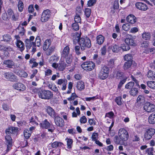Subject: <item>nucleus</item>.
<instances>
[{
    "label": "nucleus",
    "instance_id": "nucleus-1",
    "mask_svg": "<svg viewBox=\"0 0 155 155\" xmlns=\"http://www.w3.org/2000/svg\"><path fill=\"white\" fill-rule=\"evenodd\" d=\"M78 44L80 45V48L82 51L86 50L87 48H89L91 46L90 39L88 38H81L79 41Z\"/></svg>",
    "mask_w": 155,
    "mask_h": 155
},
{
    "label": "nucleus",
    "instance_id": "nucleus-2",
    "mask_svg": "<svg viewBox=\"0 0 155 155\" xmlns=\"http://www.w3.org/2000/svg\"><path fill=\"white\" fill-rule=\"evenodd\" d=\"M109 72V68L106 66H103L101 67L98 74L97 77L101 79L104 80L108 77Z\"/></svg>",
    "mask_w": 155,
    "mask_h": 155
},
{
    "label": "nucleus",
    "instance_id": "nucleus-3",
    "mask_svg": "<svg viewBox=\"0 0 155 155\" xmlns=\"http://www.w3.org/2000/svg\"><path fill=\"white\" fill-rule=\"evenodd\" d=\"M38 95L39 98L45 100H49L53 97L52 93L49 90H42L38 92Z\"/></svg>",
    "mask_w": 155,
    "mask_h": 155
},
{
    "label": "nucleus",
    "instance_id": "nucleus-4",
    "mask_svg": "<svg viewBox=\"0 0 155 155\" xmlns=\"http://www.w3.org/2000/svg\"><path fill=\"white\" fill-rule=\"evenodd\" d=\"M35 39L34 36H31L29 38H27L25 41V43L26 48L27 50L29 49L31 47H32V51H36V48H35V44L34 41Z\"/></svg>",
    "mask_w": 155,
    "mask_h": 155
},
{
    "label": "nucleus",
    "instance_id": "nucleus-5",
    "mask_svg": "<svg viewBox=\"0 0 155 155\" xmlns=\"http://www.w3.org/2000/svg\"><path fill=\"white\" fill-rule=\"evenodd\" d=\"M51 66L55 69H58L60 71H63L67 66V65L64 62V59L61 58L58 63H53Z\"/></svg>",
    "mask_w": 155,
    "mask_h": 155
},
{
    "label": "nucleus",
    "instance_id": "nucleus-6",
    "mask_svg": "<svg viewBox=\"0 0 155 155\" xmlns=\"http://www.w3.org/2000/svg\"><path fill=\"white\" fill-rule=\"evenodd\" d=\"M81 66L84 70L87 71H91L94 68L95 64L91 61H86L83 63Z\"/></svg>",
    "mask_w": 155,
    "mask_h": 155
},
{
    "label": "nucleus",
    "instance_id": "nucleus-7",
    "mask_svg": "<svg viewBox=\"0 0 155 155\" xmlns=\"http://www.w3.org/2000/svg\"><path fill=\"white\" fill-rule=\"evenodd\" d=\"M155 133V130L152 128H148L145 130L144 135V138L146 140H149Z\"/></svg>",
    "mask_w": 155,
    "mask_h": 155
},
{
    "label": "nucleus",
    "instance_id": "nucleus-8",
    "mask_svg": "<svg viewBox=\"0 0 155 155\" xmlns=\"http://www.w3.org/2000/svg\"><path fill=\"white\" fill-rule=\"evenodd\" d=\"M155 133V130L152 128H148L145 130L144 135V138L146 140H149Z\"/></svg>",
    "mask_w": 155,
    "mask_h": 155
},
{
    "label": "nucleus",
    "instance_id": "nucleus-9",
    "mask_svg": "<svg viewBox=\"0 0 155 155\" xmlns=\"http://www.w3.org/2000/svg\"><path fill=\"white\" fill-rule=\"evenodd\" d=\"M118 135L119 137H120L124 142L127 140L129 138L128 132L123 128H121L119 130Z\"/></svg>",
    "mask_w": 155,
    "mask_h": 155
},
{
    "label": "nucleus",
    "instance_id": "nucleus-10",
    "mask_svg": "<svg viewBox=\"0 0 155 155\" xmlns=\"http://www.w3.org/2000/svg\"><path fill=\"white\" fill-rule=\"evenodd\" d=\"M2 18L4 20H7L11 18L13 20L16 21L17 18L15 16L13 11L11 9H9L7 11V14H4Z\"/></svg>",
    "mask_w": 155,
    "mask_h": 155
},
{
    "label": "nucleus",
    "instance_id": "nucleus-11",
    "mask_svg": "<svg viewBox=\"0 0 155 155\" xmlns=\"http://www.w3.org/2000/svg\"><path fill=\"white\" fill-rule=\"evenodd\" d=\"M51 12L49 9L44 10L42 12L41 20L42 22H46L48 21L51 16Z\"/></svg>",
    "mask_w": 155,
    "mask_h": 155
},
{
    "label": "nucleus",
    "instance_id": "nucleus-12",
    "mask_svg": "<svg viewBox=\"0 0 155 155\" xmlns=\"http://www.w3.org/2000/svg\"><path fill=\"white\" fill-rule=\"evenodd\" d=\"M0 49L3 51L4 57L1 56V58H7L9 56V52L12 51V49L9 46L5 47L2 45H0Z\"/></svg>",
    "mask_w": 155,
    "mask_h": 155
},
{
    "label": "nucleus",
    "instance_id": "nucleus-13",
    "mask_svg": "<svg viewBox=\"0 0 155 155\" xmlns=\"http://www.w3.org/2000/svg\"><path fill=\"white\" fill-rule=\"evenodd\" d=\"M144 110L148 112H151L155 111V105L147 102L145 103L144 106Z\"/></svg>",
    "mask_w": 155,
    "mask_h": 155
},
{
    "label": "nucleus",
    "instance_id": "nucleus-14",
    "mask_svg": "<svg viewBox=\"0 0 155 155\" xmlns=\"http://www.w3.org/2000/svg\"><path fill=\"white\" fill-rule=\"evenodd\" d=\"M12 87L15 90L19 91H23L26 89L25 85L21 83H16L14 84Z\"/></svg>",
    "mask_w": 155,
    "mask_h": 155
},
{
    "label": "nucleus",
    "instance_id": "nucleus-15",
    "mask_svg": "<svg viewBox=\"0 0 155 155\" xmlns=\"http://www.w3.org/2000/svg\"><path fill=\"white\" fill-rule=\"evenodd\" d=\"M81 32L80 33L76 32L75 33H72L71 35L73 37L74 44L76 45L77 42L79 43V41L81 38Z\"/></svg>",
    "mask_w": 155,
    "mask_h": 155
},
{
    "label": "nucleus",
    "instance_id": "nucleus-16",
    "mask_svg": "<svg viewBox=\"0 0 155 155\" xmlns=\"http://www.w3.org/2000/svg\"><path fill=\"white\" fill-rule=\"evenodd\" d=\"M125 41L128 45L133 46L136 45V43L133 38L132 36L129 35H127V38L125 39Z\"/></svg>",
    "mask_w": 155,
    "mask_h": 155
},
{
    "label": "nucleus",
    "instance_id": "nucleus-17",
    "mask_svg": "<svg viewBox=\"0 0 155 155\" xmlns=\"http://www.w3.org/2000/svg\"><path fill=\"white\" fill-rule=\"evenodd\" d=\"M3 75L5 79L10 80L11 81H12L13 79L17 80L16 76L11 72H5L3 74Z\"/></svg>",
    "mask_w": 155,
    "mask_h": 155
},
{
    "label": "nucleus",
    "instance_id": "nucleus-18",
    "mask_svg": "<svg viewBox=\"0 0 155 155\" xmlns=\"http://www.w3.org/2000/svg\"><path fill=\"white\" fill-rule=\"evenodd\" d=\"M136 8L140 10L146 11L148 9L147 5L145 3L141 2H138L135 5Z\"/></svg>",
    "mask_w": 155,
    "mask_h": 155
},
{
    "label": "nucleus",
    "instance_id": "nucleus-19",
    "mask_svg": "<svg viewBox=\"0 0 155 155\" xmlns=\"http://www.w3.org/2000/svg\"><path fill=\"white\" fill-rule=\"evenodd\" d=\"M18 131L17 127H10L5 130V133L7 134L10 135L11 134H15Z\"/></svg>",
    "mask_w": 155,
    "mask_h": 155
},
{
    "label": "nucleus",
    "instance_id": "nucleus-20",
    "mask_svg": "<svg viewBox=\"0 0 155 155\" xmlns=\"http://www.w3.org/2000/svg\"><path fill=\"white\" fill-rule=\"evenodd\" d=\"M54 118V121L56 124L60 127H62L64 125V121L63 120L59 117L56 116Z\"/></svg>",
    "mask_w": 155,
    "mask_h": 155
},
{
    "label": "nucleus",
    "instance_id": "nucleus-21",
    "mask_svg": "<svg viewBox=\"0 0 155 155\" xmlns=\"http://www.w3.org/2000/svg\"><path fill=\"white\" fill-rule=\"evenodd\" d=\"M127 22L131 24H134L137 21L136 17L133 15H130L126 18Z\"/></svg>",
    "mask_w": 155,
    "mask_h": 155
},
{
    "label": "nucleus",
    "instance_id": "nucleus-22",
    "mask_svg": "<svg viewBox=\"0 0 155 155\" xmlns=\"http://www.w3.org/2000/svg\"><path fill=\"white\" fill-rule=\"evenodd\" d=\"M47 113L52 118L55 117L56 115L54 110L50 106H48L46 108Z\"/></svg>",
    "mask_w": 155,
    "mask_h": 155
},
{
    "label": "nucleus",
    "instance_id": "nucleus-23",
    "mask_svg": "<svg viewBox=\"0 0 155 155\" xmlns=\"http://www.w3.org/2000/svg\"><path fill=\"white\" fill-rule=\"evenodd\" d=\"M3 64L5 65L6 67L9 68H12L15 66L14 62L11 60H7L3 61Z\"/></svg>",
    "mask_w": 155,
    "mask_h": 155
},
{
    "label": "nucleus",
    "instance_id": "nucleus-24",
    "mask_svg": "<svg viewBox=\"0 0 155 155\" xmlns=\"http://www.w3.org/2000/svg\"><path fill=\"white\" fill-rule=\"evenodd\" d=\"M108 48L111 49L113 52L116 53H118L121 50L120 47L116 44H113L111 46H109Z\"/></svg>",
    "mask_w": 155,
    "mask_h": 155
},
{
    "label": "nucleus",
    "instance_id": "nucleus-25",
    "mask_svg": "<svg viewBox=\"0 0 155 155\" xmlns=\"http://www.w3.org/2000/svg\"><path fill=\"white\" fill-rule=\"evenodd\" d=\"M70 52V48L68 46H66L64 48L63 51L62 52L61 54V58H64L65 57H67V56L69 55Z\"/></svg>",
    "mask_w": 155,
    "mask_h": 155
},
{
    "label": "nucleus",
    "instance_id": "nucleus-26",
    "mask_svg": "<svg viewBox=\"0 0 155 155\" xmlns=\"http://www.w3.org/2000/svg\"><path fill=\"white\" fill-rule=\"evenodd\" d=\"M114 142L117 144L122 145L124 143V141L121 138L119 137V136L116 135L114 138Z\"/></svg>",
    "mask_w": 155,
    "mask_h": 155
},
{
    "label": "nucleus",
    "instance_id": "nucleus-27",
    "mask_svg": "<svg viewBox=\"0 0 155 155\" xmlns=\"http://www.w3.org/2000/svg\"><path fill=\"white\" fill-rule=\"evenodd\" d=\"M76 87L78 89L79 91H82L85 88V85L84 82L82 81H79L77 83Z\"/></svg>",
    "mask_w": 155,
    "mask_h": 155
},
{
    "label": "nucleus",
    "instance_id": "nucleus-28",
    "mask_svg": "<svg viewBox=\"0 0 155 155\" xmlns=\"http://www.w3.org/2000/svg\"><path fill=\"white\" fill-rule=\"evenodd\" d=\"M51 44V41L50 39L46 40L44 43L43 49L46 51L49 48Z\"/></svg>",
    "mask_w": 155,
    "mask_h": 155
},
{
    "label": "nucleus",
    "instance_id": "nucleus-29",
    "mask_svg": "<svg viewBox=\"0 0 155 155\" xmlns=\"http://www.w3.org/2000/svg\"><path fill=\"white\" fill-rule=\"evenodd\" d=\"M50 123L48 121L47 119H45L41 123V126L42 128L46 129L50 127Z\"/></svg>",
    "mask_w": 155,
    "mask_h": 155
},
{
    "label": "nucleus",
    "instance_id": "nucleus-30",
    "mask_svg": "<svg viewBox=\"0 0 155 155\" xmlns=\"http://www.w3.org/2000/svg\"><path fill=\"white\" fill-rule=\"evenodd\" d=\"M59 59V57L57 55H53L51 56L49 59V62L51 63H56L58 61Z\"/></svg>",
    "mask_w": 155,
    "mask_h": 155
},
{
    "label": "nucleus",
    "instance_id": "nucleus-31",
    "mask_svg": "<svg viewBox=\"0 0 155 155\" xmlns=\"http://www.w3.org/2000/svg\"><path fill=\"white\" fill-rule=\"evenodd\" d=\"M148 121L151 124L155 123V113H152L148 117Z\"/></svg>",
    "mask_w": 155,
    "mask_h": 155
},
{
    "label": "nucleus",
    "instance_id": "nucleus-32",
    "mask_svg": "<svg viewBox=\"0 0 155 155\" xmlns=\"http://www.w3.org/2000/svg\"><path fill=\"white\" fill-rule=\"evenodd\" d=\"M51 147L54 148H55L58 147L62 146L63 145V143L60 142L55 141L52 143H51Z\"/></svg>",
    "mask_w": 155,
    "mask_h": 155
},
{
    "label": "nucleus",
    "instance_id": "nucleus-33",
    "mask_svg": "<svg viewBox=\"0 0 155 155\" xmlns=\"http://www.w3.org/2000/svg\"><path fill=\"white\" fill-rule=\"evenodd\" d=\"M104 37L101 35H98L97 37V41L99 45H101L104 42Z\"/></svg>",
    "mask_w": 155,
    "mask_h": 155
},
{
    "label": "nucleus",
    "instance_id": "nucleus-34",
    "mask_svg": "<svg viewBox=\"0 0 155 155\" xmlns=\"http://www.w3.org/2000/svg\"><path fill=\"white\" fill-rule=\"evenodd\" d=\"M147 76L150 80H153L155 78V72L151 70L149 71L148 72Z\"/></svg>",
    "mask_w": 155,
    "mask_h": 155
},
{
    "label": "nucleus",
    "instance_id": "nucleus-35",
    "mask_svg": "<svg viewBox=\"0 0 155 155\" xmlns=\"http://www.w3.org/2000/svg\"><path fill=\"white\" fill-rule=\"evenodd\" d=\"M16 31L18 33V34L21 36H23L25 33V30L23 27H18L16 29Z\"/></svg>",
    "mask_w": 155,
    "mask_h": 155
},
{
    "label": "nucleus",
    "instance_id": "nucleus-36",
    "mask_svg": "<svg viewBox=\"0 0 155 155\" xmlns=\"http://www.w3.org/2000/svg\"><path fill=\"white\" fill-rule=\"evenodd\" d=\"M17 47L20 48V51H22L24 49V45L23 43L21 41H18L16 42Z\"/></svg>",
    "mask_w": 155,
    "mask_h": 155
},
{
    "label": "nucleus",
    "instance_id": "nucleus-37",
    "mask_svg": "<svg viewBox=\"0 0 155 155\" xmlns=\"http://www.w3.org/2000/svg\"><path fill=\"white\" fill-rule=\"evenodd\" d=\"M150 37L151 35L149 32H145L142 34V38L145 40H149Z\"/></svg>",
    "mask_w": 155,
    "mask_h": 155
},
{
    "label": "nucleus",
    "instance_id": "nucleus-38",
    "mask_svg": "<svg viewBox=\"0 0 155 155\" xmlns=\"http://www.w3.org/2000/svg\"><path fill=\"white\" fill-rule=\"evenodd\" d=\"M55 47L54 46H51L48 48L46 50V53L47 55H50L54 51Z\"/></svg>",
    "mask_w": 155,
    "mask_h": 155
},
{
    "label": "nucleus",
    "instance_id": "nucleus-39",
    "mask_svg": "<svg viewBox=\"0 0 155 155\" xmlns=\"http://www.w3.org/2000/svg\"><path fill=\"white\" fill-rule=\"evenodd\" d=\"M6 144L12 145V139L10 135L7 134L5 137Z\"/></svg>",
    "mask_w": 155,
    "mask_h": 155
},
{
    "label": "nucleus",
    "instance_id": "nucleus-40",
    "mask_svg": "<svg viewBox=\"0 0 155 155\" xmlns=\"http://www.w3.org/2000/svg\"><path fill=\"white\" fill-rule=\"evenodd\" d=\"M132 64L131 61H127L126 62L123 66V68L124 70H126L129 68Z\"/></svg>",
    "mask_w": 155,
    "mask_h": 155
},
{
    "label": "nucleus",
    "instance_id": "nucleus-41",
    "mask_svg": "<svg viewBox=\"0 0 155 155\" xmlns=\"http://www.w3.org/2000/svg\"><path fill=\"white\" fill-rule=\"evenodd\" d=\"M20 77L26 78L28 76V74L24 71L19 70L17 74Z\"/></svg>",
    "mask_w": 155,
    "mask_h": 155
},
{
    "label": "nucleus",
    "instance_id": "nucleus-42",
    "mask_svg": "<svg viewBox=\"0 0 155 155\" xmlns=\"http://www.w3.org/2000/svg\"><path fill=\"white\" fill-rule=\"evenodd\" d=\"M35 48L37 46L38 47H39L41 45V40L39 36H37L35 38Z\"/></svg>",
    "mask_w": 155,
    "mask_h": 155
},
{
    "label": "nucleus",
    "instance_id": "nucleus-43",
    "mask_svg": "<svg viewBox=\"0 0 155 155\" xmlns=\"http://www.w3.org/2000/svg\"><path fill=\"white\" fill-rule=\"evenodd\" d=\"M64 58L66 59V61L67 63L68 64H70L72 61L73 57L71 54H70L69 55L67 56V57H65Z\"/></svg>",
    "mask_w": 155,
    "mask_h": 155
},
{
    "label": "nucleus",
    "instance_id": "nucleus-44",
    "mask_svg": "<svg viewBox=\"0 0 155 155\" xmlns=\"http://www.w3.org/2000/svg\"><path fill=\"white\" fill-rule=\"evenodd\" d=\"M123 73L120 71H117L116 72V76L115 77L117 79H119L122 77Z\"/></svg>",
    "mask_w": 155,
    "mask_h": 155
},
{
    "label": "nucleus",
    "instance_id": "nucleus-45",
    "mask_svg": "<svg viewBox=\"0 0 155 155\" xmlns=\"http://www.w3.org/2000/svg\"><path fill=\"white\" fill-rule=\"evenodd\" d=\"M138 92V89L134 87L132 88L130 91V94L133 96H134L137 94Z\"/></svg>",
    "mask_w": 155,
    "mask_h": 155
},
{
    "label": "nucleus",
    "instance_id": "nucleus-46",
    "mask_svg": "<svg viewBox=\"0 0 155 155\" xmlns=\"http://www.w3.org/2000/svg\"><path fill=\"white\" fill-rule=\"evenodd\" d=\"M147 86L150 88L155 89V81H148L147 82Z\"/></svg>",
    "mask_w": 155,
    "mask_h": 155
},
{
    "label": "nucleus",
    "instance_id": "nucleus-47",
    "mask_svg": "<svg viewBox=\"0 0 155 155\" xmlns=\"http://www.w3.org/2000/svg\"><path fill=\"white\" fill-rule=\"evenodd\" d=\"M3 38L4 41L6 42L9 41L11 39V37L10 35L8 34L4 35H3Z\"/></svg>",
    "mask_w": 155,
    "mask_h": 155
},
{
    "label": "nucleus",
    "instance_id": "nucleus-48",
    "mask_svg": "<svg viewBox=\"0 0 155 155\" xmlns=\"http://www.w3.org/2000/svg\"><path fill=\"white\" fill-rule=\"evenodd\" d=\"M74 21L75 22H77L78 23H81V18L80 17L79 14L76 15L74 18Z\"/></svg>",
    "mask_w": 155,
    "mask_h": 155
},
{
    "label": "nucleus",
    "instance_id": "nucleus-49",
    "mask_svg": "<svg viewBox=\"0 0 155 155\" xmlns=\"http://www.w3.org/2000/svg\"><path fill=\"white\" fill-rule=\"evenodd\" d=\"M121 49H122L123 51H127L130 49V47L127 44H123L121 45L120 47Z\"/></svg>",
    "mask_w": 155,
    "mask_h": 155
},
{
    "label": "nucleus",
    "instance_id": "nucleus-50",
    "mask_svg": "<svg viewBox=\"0 0 155 155\" xmlns=\"http://www.w3.org/2000/svg\"><path fill=\"white\" fill-rule=\"evenodd\" d=\"M78 23L77 22H74L72 24V28L74 30L77 31L79 30V25Z\"/></svg>",
    "mask_w": 155,
    "mask_h": 155
},
{
    "label": "nucleus",
    "instance_id": "nucleus-51",
    "mask_svg": "<svg viewBox=\"0 0 155 155\" xmlns=\"http://www.w3.org/2000/svg\"><path fill=\"white\" fill-rule=\"evenodd\" d=\"M80 46L78 45H75L74 48V50L76 54L80 55L81 53L80 51Z\"/></svg>",
    "mask_w": 155,
    "mask_h": 155
},
{
    "label": "nucleus",
    "instance_id": "nucleus-52",
    "mask_svg": "<svg viewBox=\"0 0 155 155\" xmlns=\"http://www.w3.org/2000/svg\"><path fill=\"white\" fill-rule=\"evenodd\" d=\"M18 6L19 11L21 12L23 11L24 7L23 4L21 1H19L18 2Z\"/></svg>",
    "mask_w": 155,
    "mask_h": 155
},
{
    "label": "nucleus",
    "instance_id": "nucleus-53",
    "mask_svg": "<svg viewBox=\"0 0 155 155\" xmlns=\"http://www.w3.org/2000/svg\"><path fill=\"white\" fill-rule=\"evenodd\" d=\"M66 140H67V145L68 148L70 149L73 143V140L71 139L67 138Z\"/></svg>",
    "mask_w": 155,
    "mask_h": 155
},
{
    "label": "nucleus",
    "instance_id": "nucleus-54",
    "mask_svg": "<svg viewBox=\"0 0 155 155\" xmlns=\"http://www.w3.org/2000/svg\"><path fill=\"white\" fill-rule=\"evenodd\" d=\"M133 141L134 142H138L140 140V138L135 133H134V135L132 137Z\"/></svg>",
    "mask_w": 155,
    "mask_h": 155
},
{
    "label": "nucleus",
    "instance_id": "nucleus-55",
    "mask_svg": "<svg viewBox=\"0 0 155 155\" xmlns=\"http://www.w3.org/2000/svg\"><path fill=\"white\" fill-rule=\"evenodd\" d=\"M78 97L75 93H74L72 94L71 96L67 98L68 100L72 101L74 100L76 97Z\"/></svg>",
    "mask_w": 155,
    "mask_h": 155
},
{
    "label": "nucleus",
    "instance_id": "nucleus-56",
    "mask_svg": "<svg viewBox=\"0 0 155 155\" xmlns=\"http://www.w3.org/2000/svg\"><path fill=\"white\" fill-rule=\"evenodd\" d=\"M134 82H130L126 85L125 88L127 89H131L134 86Z\"/></svg>",
    "mask_w": 155,
    "mask_h": 155
},
{
    "label": "nucleus",
    "instance_id": "nucleus-57",
    "mask_svg": "<svg viewBox=\"0 0 155 155\" xmlns=\"http://www.w3.org/2000/svg\"><path fill=\"white\" fill-rule=\"evenodd\" d=\"M124 60L127 61H131L132 59V56L131 54L125 55L124 57Z\"/></svg>",
    "mask_w": 155,
    "mask_h": 155
},
{
    "label": "nucleus",
    "instance_id": "nucleus-58",
    "mask_svg": "<svg viewBox=\"0 0 155 155\" xmlns=\"http://www.w3.org/2000/svg\"><path fill=\"white\" fill-rule=\"evenodd\" d=\"M122 27L123 29L126 31H128L130 28V26L128 23L123 24Z\"/></svg>",
    "mask_w": 155,
    "mask_h": 155
},
{
    "label": "nucleus",
    "instance_id": "nucleus-59",
    "mask_svg": "<svg viewBox=\"0 0 155 155\" xmlns=\"http://www.w3.org/2000/svg\"><path fill=\"white\" fill-rule=\"evenodd\" d=\"M91 9L87 8L85 10V13L87 17L88 18L91 15Z\"/></svg>",
    "mask_w": 155,
    "mask_h": 155
},
{
    "label": "nucleus",
    "instance_id": "nucleus-60",
    "mask_svg": "<svg viewBox=\"0 0 155 155\" xmlns=\"http://www.w3.org/2000/svg\"><path fill=\"white\" fill-rule=\"evenodd\" d=\"M101 53L102 55H104L107 52V48L105 45L103 46L101 49Z\"/></svg>",
    "mask_w": 155,
    "mask_h": 155
},
{
    "label": "nucleus",
    "instance_id": "nucleus-61",
    "mask_svg": "<svg viewBox=\"0 0 155 155\" xmlns=\"http://www.w3.org/2000/svg\"><path fill=\"white\" fill-rule=\"evenodd\" d=\"M66 82H67V81L65 79H60L58 80L57 83L59 85H61Z\"/></svg>",
    "mask_w": 155,
    "mask_h": 155
},
{
    "label": "nucleus",
    "instance_id": "nucleus-62",
    "mask_svg": "<svg viewBox=\"0 0 155 155\" xmlns=\"http://www.w3.org/2000/svg\"><path fill=\"white\" fill-rule=\"evenodd\" d=\"M153 148L150 147L147 149L146 152L148 155H153Z\"/></svg>",
    "mask_w": 155,
    "mask_h": 155
},
{
    "label": "nucleus",
    "instance_id": "nucleus-63",
    "mask_svg": "<svg viewBox=\"0 0 155 155\" xmlns=\"http://www.w3.org/2000/svg\"><path fill=\"white\" fill-rule=\"evenodd\" d=\"M32 132L27 131L25 130L24 131V136L25 138L26 139H28L31 136Z\"/></svg>",
    "mask_w": 155,
    "mask_h": 155
},
{
    "label": "nucleus",
    "instance_id": "nucleus-64",
    "mask_svg": "<svg viewBox=\"0 0 155 155\" xmlns=\"http://www.w3.org/2000/svg\"><path fill=\"white\" fill-rule=\"evenodd\" d=\"M98 134L97 133H94L92 135V140L93 141H95L97 140L98 139Z\"/></svg>",
    "mask_w": 155,
    "mask_h": 155
}]
</instances>
